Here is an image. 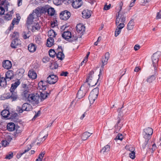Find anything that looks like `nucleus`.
<instances>
[{"label":"nucleus","instance_id":"obj_25","mask_svg":"<svg viewBox=\"0 0 161 161\" xmlns=\"http://www.w3.org/2000/svg\"><path fill=\"white\" fill-rule=\"evenodd\" d=\"M28 48L30 52L34 53L36 50V47L34 44L31 43L29 45Z\"/></svg>","mask_w":161,"mask_h":161},{"label":"nucleus","instance_id":"obj_31","mask_svg":"<svg viewBox=\"0 0 161 161\" xmlns=\"http://www.w3.org/2000/svg\"><path fill=\"white\" fill-rule=\"evenodd\" d=\"M29 92L27 90H24L22 93L21 95L22 97L28 100V97L30 95Z\"/></svg>","mask_w":161,"mask_h":161},{"label":"nucleus","instance_id":"obj_56","mask_svg":"<svg viewBox=\"0 0 161 161\" xmlns=\"http://www.w3.org/2000/svg\"><path fill=\"white\" fill-rule=\"evenodd\" d=\"M13 157V153L12 152H10V153L7 155L5 157V158L10 159L12 158Z\"/></svg>","mask_w":161,"mask_h":161},{"label":"nucleus","instance_id":"obj_45","mask_svg":"<svg viewBox=\"0 0 161 161\" xmlns=\"http://www.w3.org/2000/svg\"><path fill=\"white\" fill-rule=\"evenodd\" d=\"M125 149L130 152L135 151V148L132 146H126L125 147Z\"/></svg>","mask_w":161,"mask_h":161},{"label":"nucleus","instance_id":"obj_6","mask_svg":"<svg viewBox=\"0 0 161 161\" xmlns=\"http://www.w3.org/2000/svg\"><path fill=\"white\" fill-rule=\"evenodd\" d=\"M159 57V54L157 53H156L153 54L152 57L153 64L154 68V70L153 72L154 74L156 73L157 66L158 65Z\"/></svg>","mask_w":161,"mask_h":161},{"label":"nucleus","instance_id":"obj_4","mask_svg":"<svg viewBox=\"0 0 161 161\" xmlns=\"http://www.w3.org/2000/svg\"><path fill=\"white\" fill-rule=\"evenodd\" d=\"M89 88L86 85L82 86L80 90L78 91L77 97L78 99H80L83 97L86 94V93L88 91Z\"/></svg>","mask_w":161,"mask_h":161},{"label":"nucleus","instance_id":"obj_1","mask_svg":"<svg viewBox=\"0 0 161 161\" xmlns=\"http://www.w3.org/2000/svg\"><path fill=\"white\" fill-rule=\"evenodd\" d=\"M99 93V88H96L94 89L91 92L89 96V99L90 103L91 104L93 103L97 98Z\"/></svg>","mask_w":161,"mask_h":161},{"label":"nucleus","instance_id":"obj_32","mask_svg":"<svg viewBox=\"0 0 161 161\" xmlns=\"http://www.w3.org/2000/svg\"><path fill=\"white\" fill-rule=\"evenodd\" d=\"M48 5H46L43 7H39L40 10V12L41 14H44L47 12V10Z\"/></svg>","mask_w":161,"mask_h":161},{"label":"nucleus","instance_id":"obj_21","mask_svg":"<svg viewBox=\"0 0 161 161\" xmlns=\"http://www.w3.org/2000/svg\"><path fill=\"white\" fill-rule=\"evenodd\" d=\"M13 14L14 11L13 10L8 12L7 14L5 15L4 17L5 20L7 21L11 20L12 18V16Z\"/></svg>","mask_w":161,"mask_h":161},{"label":"nucleus","instance_id":"obj_8","mask_svg":"<svg viewBox=\"0 0 161 161\" xmlns=\"http://www.w3.org/2000/svg\"><path fill=\"white\" fill-rule=\"evenodd\" d=\"M1 114L3 118L8 119H12L15 117L17 115L16 114H14V116L11 115L8 110L7 109L3 110L1 112Z\"/></svg>","mask_w":161,"mask_h":161},{"label":"nucleus","instance_id":"obj_46","mask_svg":"<svg viewBox=\"0 0 161 161\" xmlns=\"http://www.w3.org/2000/svg\"><path fill=\"white\" fill-rule=\"evenodd\" d=\"M49 54L50 57L53 58L56 54L55 51L53 49H50L49 51Z\"/></svg>","mask_w":161,"mask_h":161},{"label":"nucleus","instance_id":"obj_26","mask_svg":"<svg viewBox=\"0 0 161 161\" xmlns=\"http://www.w3.org/2000/svg\"><path fill=\"white\" fill-rule=\"evenodd\" d=\"M11 94L9 93V96H10V99H12L14 101L18 98V96L16 92L14 91V92H10Z\"/></svg>","mask_w":161,"mask_h":161},{"label":"nucleus","instance_id":"obj_3","mask_svg":"<svg viewBox=\"0 0 161 161\" xmlns=\"http://www.w3.org/2000/svg\"><path fill=\"white\" fill-rule=\"evenodd\" d=\"M39 95L37 93L31 94L27 101L32 104L35 105L39 103Z\"/></svg>","mask_w":161,"mask_h":161},{"label":"nucleus","instance_id":"obj_27","mask_svg":"<svg viewBox=\"0 0 161 161\" xmlns=\"http://www.w3.org/2000/svg\"><path fill=\"white\" fill-rule=\"evenodd\" d=\"M91 135V134L87 132H86L84 133L81 136V138L82 141H85L86 140L88 137H89Z\"/></svg>","mask_w":161,"mask_h":161},{"label":"nucleus","instance_id":"obj_49","mask_svg":"<svg viewBox=\"0 0 161 161\" xmlns=\"http://www.w3.org/2000/svg\"><path fill=\"white\" fill-rule=\"evenodd\" d=\"M40 92V96L42 99L44 100L47 97V93L45 92Z\"/></svg>","mask_w":161,"mask_h":161},{"label":"nucleus","instance_id":"obj_20","mask_svg":"<svg viewBox=\"0 0 161 161\" xmlns=\"http://www.w3.org/2000/svg\"><path fill=\"white\" fill-rule=\"evenodd\" d=\"M20 84V82L19 80L16 81L14 83L12 84L11 85V86L10 89V92H14L15 91L16 89Z\"/></svg>","mask_w":161,"mask_h":161},{"label":"nucleus","instance_id":"obj_23","mask_svg":"<svg viewBox=\"0 0 161 161\" xmlns=\"http://www.w3.org/2000/svg\"><path fill=\"white\" fill-rule=\"evenodd\" d=\"M54 43L53 38L52 37H49L47 40V46L48 47H50L52 46Z\"/></svg>","mask_w":161,"mask_h":161},{"label":"nucleus","instance_id":"obj_50","mask_svg":"<svg viewBox=\"0 0 161 161\" xmlns=\"http://www.w3.org/2000/svg\"><path fill=\"white\" fill-rule=\"evenodd\" d=\"M117 28L121 30L125 27V24L124 22L120 23L117 25Z\"/></svg>","mask_w":161,"mask_h":161},{"label":"nucleus","instance_id":"obj_61","mask_svg":"<svg viewBox=\"0 0 161 161\" xmlns=\"http://www.w3.org/2000/svg\"><path fill=\"white\" fill-rule=\"evenodd\" d=\"M72 0H62L63 2L65 4H69L72 2Z\"/></svg>","mask_w":161,"mask_h":161},{"label":"nucleus","instance_id":"obj_39","mask_svg":"<svg viewBox=\"0 0 161 161\" xmlns=\"http://www.w3.org/2000/svg\"><path fill=\"white\" fill-rule=\"evenodd\" d=\"M57 58L61 60H63L64 58V54L62 52H58L56 54Z\"/></svg>","mask_w":161,"mask_h":161},{"label":"nucleus","instance_id":"obj_36","mask_svg":"<svg viewBox=\"0 0 161 161\" xmlns=\"http://www.w3.org/2000/svg\"><path fill=\"white\" fill-rule=\"evenodd\" d=\"M9 97V93L4 94L0 96V100H4L7 99H10Z\"/></svg>","mask_w":161,"mask_h":161},{"label":"nucleus","instance_id":"obj_47","mask_svg":"<svg viewBox=\"0 0 161 161\" xmlns=\"http://www.w3.org/2000/svg\"><path fill=\"white\" fill-rule=\"evenodd\" d=\"M11 36L12 38H15V39H18L19 36V33L15 31Z\"/></svg>","mask_w":161,"mask_h":161},{"label":"nucleus","instance_id":"obj_55","mask_svg":"<svg viewBox=\"0 0 161 161\" xmlns=\"http://www.w3.org/2000/svg\"><path fill=\"white\" fill-rule=\"evenodd\" d=\"M5 9H6L5 8H4V7L3 6H0V14L3 15L4 14L5 11Z\"/></svg>","mask_w":161,"mask_h":161},{"label":"nucleus","instance_id":"obj_12","mask_svg":"<svg viewBox=\"0 0 161 161\" xmlns=\"http://www.w3.org/2000/svg\"><path fill=\"white\" fill-rule=\"evenodd\" d=\"M47 82L46 81L41 80L38 84V89L40 90H44L46 89Z\"/></svg>","mask_w":161,"mask_h":161},{"label":"nucleus","instance_id":"obj_43","mask_svg":"<svg viewBox=\"0 0 161 161\" xmlns=\"http://www.w3.org/2000/svg\"><path fill=\"white\" fill-rule=\"evenodd\" d=\"M32 13H34V15H35V14H36V17H38L40 16L41 13L40 12L39 8L37 7L33 11Z\"/></svg>","mask_w":161,"mask_h":161},{"label":"nucleus","instance_id":"obj_5","mask_svg":"<svg viewBox=\"0 0 161 161\" xmlns=\"http://www.w3.org/2000/svg\"><path fill=\"white\" fill-rule=\"evenodd\" d=\"M32 109V106L28 103H24L23 104L22 107H18L17 108V110L19 113H22L25 111H30Z\"/></svg>","mask_w":161,"mask_h":161},{"label":"nucleus","instance_id":"obj_41","mask_svg":"<svg viewBox=\"0 0 161 161\" xmlns=\"http://www.w3.org/2000/svg\"><path fill=\"white\" fill-rule=\"evenodd\" d=\"M45 154V153L44 152H41L38 155V158L36 159V161H42Z\"/></svg>","mask_w":161,"mask_h":161},{"label":"nucleus","instance_id":"obj_54","mask_svg":"<svg viewBox=\"0 0 161 161\" xmlns=\"http://www.w3.org/2000/svg\"><path fill=\"white\" fill-rule=\"evenodd\" d=\"M123 136L121 134H119L115 138V140H122L123 139Z\"/></svg>","mask_w":161,"mask_h":161},{"label":"nucleus","instance_id":"obj_35","mask_svg":"<svg viewBox=\"0 0 161 161\" xmlns=\"http://www.w3.org/2000/svg\"><path fill=\"white\" fill-rule=\"evenodd\" d=\"M134 26V22L133 21L130 20L128 23L127 26V29L129 30H132Z\"/></svg>","mask_w":161,"mask_h":161},{"label":"nucleus","instance_id":"obj_15","mask_svg":"<svg viewBox=\"0 0 161 161\" xmlns=\"http://www.w3.org/2000/svg\"><path fill=\"white\" fill-rule=\"evenodd\" d=\"M125 20V17L122 15L120 16L119 14V12H118V14L117 16V18L115 21L116 25L117 26V25L119 24L120 23L124 22Z\"/></svg>","mask_w":161,"mask_h":161},{"label":"nucleus","instance_id":"obj_53","mask_svg":"<svg viewBox=\"0 0 161 161\" xmlns=\"http://www.w3.org/2000/svg\"><path fill=\"white\" fill-rule=\"evenodd\" d=\"M123 3L122 2H120L118 4V6H117V8H118V9H119V12L121 11L122 9V7L123 6Z\"/></svg>","mask_w":161,"mask_h":161},{"label":"nucleus","instance_id":"obj_18","mask_svg":"<svg viewBox=\"0 0 161 161\" xmlns=\"http://www.w3.org/2000/svg\"><path fill=\"white\" fill-rule=\"evenodd\" d=\"M3 67L7 69H9L12 67L11 62L8 60H6L3 62Z\"/></svg>","mask_w":161,"mask_h":161},{"label":"nucleus","instance_id":"obj_7","mask_svg":"<svg viewBox=\"0 0 161 161\" xmlns=\"http://www.w3.org/2000/svg\"><path fill=\"white\" fill-rule=\"evenodd\" d=\"M153 133V130L150 127L146 128L144 130V137L147 139L145 144H147V142L150 138V136L152 135Z\"/></svg>","mask_w":161,"mask_h":161},{"label":"nucleus","instance_id":"obj_51","mask_svg":"<svg viewBox=\"0 0 161 161\" xmlns=\"http://www.w3.org/2000/svg\"><path fill=\"white\" fill-rule=\"evenodd\" d=\"M129 157L130 158L132 159L135 158V153L134 151L131 152L129 153Z\"/></svg>","mask_w":161,"mask_h":161},{"label":"nucleus","instance_id":"obj_48","mask_svg":"<svg viewBox=\"0 0 161 161\" xmlns=\"http://www.w3.org/2000/svg\"><path fill=\"white\" fill-rule=\"evenodd\" d=\"M155 79V76L153 75H152L147 79V81L149 83H151L153 82Z\"/></svg>","mask_w":161,"mask_h":161},{"label":"nucleus","instance_id":"obj_44","mask_svg":"<svg viewBox=\"0 0 161 161\" xmlns=\"http://www.w3.org/2000/svg\"><path fill=\"white\" fill-rule=\"evenodd\" d=\"M31 149V147H28L27 149L24 150V152L22 153H20L18 154L17 155V157L18 158H19L20 157L25 153L27 152L28 151L30 150Z\"/></svg>","mask_w":161,"mask_h":161},{"label":"nucleus","instance_id":"obj_33","mask_svg":"<svg viewBox=\"0 0 161 161\" xmlns=\"http://www.w3.org/2000/svg\"><path fill=\"white\" fill-rule=\"evenodd\" d=\"M0 82V86L2 87H4L7 85V82L6 80H7L6 78H4L3 77L2 78L1 77Z\"/></svg>","mask_w":161,"mask_h":161},{"label":"nucleus","instance_id":"obj_34","mask_svg":"<svg viewBox=\"0 0 161 161\" xmlns=\"http://www.w3.org/2000/svg\"><path fill=\"white\" fill-rule=\"evenodd\" d=\"M22 37L24 39H26L30 36L31 32L30 31H24L22 33Z\"/></svg>","mask_w":161,"mask_h":161},{"label":"nucleus","instance_id":"obj_57","mask_svg":"<svg viewBox=\"0 0 161 161\" xmlns=\"http://www.w3.org/2000/svg\"><path fill=\"white\" fill-rule=\"evenodd\" d=\"M53 3L56 5H60L61 3V1L60 0H53Z\"/></svg>","mask_w":161,"mask_h":161},{"label":"nucleus","instance_id":"obj_11","mask_svg":"<svg viewBox=\"0 0 161 161\" xmlns=\"http://www.w3.org/2000/svg\"><path fill=\"white\" fill-rule=\"evenodd\" d=\"M21 44V41L19 39H14L12 42L10 46L12 48L15 49L19 47Z\"/></svg>","mask_w":161,"mask_h":161},{"label":"nucleus","instance_id":"obj_62","mask_svg":"<svg viewBox=\"0 0 161 161\" xmlns=\"http://www.w3.org/2000/svg\"><path fill=\"white\" fill-rule=\"evenodd\" d=\"M2 145L4 147H6L9 144L7 141L6 140L3 141L2 142Z\"/></svg>","mask_w":161,"mask_h":161},{"label":"nucleus","instance_id":"obj_59","mask_svg":"<svg viewBox=\"0 0 161 161\" xmlns=\"http://www.w3.org/2000/svg\"><path fill=\"white\" fill-rule=\"evenodd\" d=\"M122 108H123V107H122L120 108H118V109L117 111L119 113L118 116H119L120 117L121 116H122V117L123 112H122Z\"/></svg>","mask_w":161,"mask_h":161},{"label":"nucleus","instance_id":"obj_13","mask_svg":"<svg viewBox=\"0 0 161 161\" xmlns=\"http://www.w3.org/2000/svg\"><path fill=\"white\" fill-rule=\"evenodd\" d=\"M17 128L18 127H16L15 124L13 122L9 123L7 125V130L10 131H13L16 129V131L17 132Z\"/></svg>","mask_w":161,"mask_h":161},{"label":"nucleus","instance_id":"obj_22","mask_svg":"<svg viewBox=\"0 0 161 161\" xmlns=\"http://www.w3.org/2000/svg\"><path fill=\"white\" fill-rule=\"evenodd\" d=\"M32 29H31V31L33 32L35 31H38L40 28V26L38 23H35L31 26Z\"/></svg>","mask_w":161,"mask_h":161},{"label":"nucleus","instance_id":"obj_29","mask_svg":"<svg viewBox=\"0 0 161 161\" xmlns=\"http://www.w3.org/2000/svg\"><path fill=\"white\" fill-rule=\"evenodd\" d=\"M86 80L87 82H88L89 85L91 86H93L97 84L96 80L93 78L90 79H86Z\"/></svg>","mask_w":161,"mask_h":161},{"label":"nucleus","instance_id":"obj_16","mask_svg":"<svg viewBox=\"0 0 161 161\" xmlns=\"http://www.w3.org/2000/svg\"><path fill=\"white\" fill-rule=\"evenodd\" d=\"M76 31L80 34H82L85 31V27L81 24H79L76 26Z\"/></svg>","mask_w":161,"mask_h":161},{"label":"nucleus","instance_id":"obj_63","mask_svg":"<svg viewBox=\"0 0 161 161\" xmlns=\"http://www.w3.org/2000/svg\"><path fill=\"white\" fill-rule=\"evenodd\" d=\"M157 148V146L155 144H154L152 145V147L151 148L152 152H153Z\"/></svg>","mask_w":161,"mask_h":161},{"label":"nucleus","instance_id":"obj_2","mask_svg":"<svg viewBox=\"0 0 161 161\" xmlns=\"http://www.w3.org/2000/svg\"><path fill=\"white\" fill-rule=\"evenodd\" d=\"M62 36L65 40H68L70 42H72L77 39V37L76 36H72L71 32L68 31H64L62 34Z\"/></svg>","mask_w":161,"mask_h":161},{"label":"nucleus","instance_id":"obj_14","mask_svg":"<svg viewBox=\"0 0 161 161\" xmlns=\"http://www.w3.org/2000/svg\"><path fill=\"white\" fill-rule=\"evenodd\" d=\"M83 4L81 0H74L72 3V7L75 8H77L80 7Z\"/></svg>","mask_w":161,"mask_h":161},{"label":"nucleus","instance_id":"obj_10","mask_svg":"<svg viewBox=\"0 0 161 161\" xmlns=\"http://www.w3.org/2000/svg\"><path fill=\"white\" fill-rule=\"evenodd\" d=\"M70 15V13L69 12L65 10L60 14V17L61 19L66 20L69 19Z\"/></svg>","mask_w":161,"mask_h":161},{"label":"nucleus","instance_id":"obj_58","mask_svg":"<svg viewBox=\"0 0 161 161\" xmlns=\"http://www.w3.org/2000/svg\"><path fill=\"white\" fill-rule=\"evenodd\" d=\"M94 72L93 71H91L90 72L89 74V76L88 78L86 79H92L93 75L94 74Z\"/></svg>","mask_w":161,"mask_h":161},{"label":"nucleus","instance_id":"obj_28","mask_svg":"<svg viewBox=\"0 0 161 161\" xmlns=\"http://www.w3.org/2000/svg\"><path fill=\"white\" fill-rule=\"evenodd\" d=\"M47 12L48 14L51 16L54 15L55 13V11L54 8L52 7L49 8L48 5Z\"/></svg>","mask_w":161,"mask_h":161},{"label":"nucleus","instance_id":"obj_42","mask_svg":"<svg viewBox=\"0 0 161 161\" xmlns=\"http://www.w3.org/2000/svg\"><path fill=\"white\" fill-rule=\"evenodd\" d=\"M122 118V116H121L120 117H119V116L118 117V120L117 121V124L116 125V126H115V127L116 128L117 127L118 128V130L117 131L119 130L121 128V126L120 125H119V124L120 123V120Z\"/></svg>","mask_w":161,"mask_h":161},{"label":"nucleus","instance_id":"obj_9","mask_svg":"<svg viewBox=\"0 0 161 161\" xmlns=\"http://www.w3.org/2000/svg\"><path fill=\"white\" fill-rule=\"evenodd\" d=\"M58 80V77L55 75L53 74L48 76L47 78V82L49 84H54Z\"/></svg>","mask_w":161,"mask_h":161},{"label":"nucleus","instance_id":"obj_37","mask_svg":"<svg viewBox=\"0 0 161 161\" xmlns=\"http://www.w3.org/2000/svg\"><path fill=\"white\" fill-rule=\"evenodd\" d=\"M6 0H0V6H3L4 7V8L6 10H8V4H7L6 3Z\"/></svg>","mask_w":161,"mask_h":161},{"label":"nucleus","instance_id":"obj_64","mask_svg":"<svg viewBox=\"0 0 161 161\" xmlns=\"http://www.w3.org/2000/svg\"><path fill=\"white\" fill-rule=\"evenodd\" d=\"M161 18V10L160 12H158L156 16V19H159Z\"/></svg>","mask_w":161,"mask_h":161},{"label":"nucleus","instance_id":"obj_40","mask_svg":"<svg viewBox=\"0 0 161 161\" xmlns=\"http://www.w3.org/2000/svg\"><path fill=\"white\" fill-rule=\"evenodd\" d=\"M109 150L110 146L108 145H107L103 148L101 152L104 153L106 152H108Z\"/></svg>","mask_w":161,"mask_h":161},{"label":"nucleus","instance_id":"obj_38","mask_svg":"<svg viewBox=\"0 0 161 161\" xmlns=\"http://www.w3.org/2000/svg\"><path fill=\"white\" fill-rule=\"evenodd\" d=\"M57 34L56 33L54 30H51L48 31V35L50 37H52L53 38Z\"/></svg>","mask_w":161,"mask_h":161},{"label":"nucleus","instance_id":"obj_24","mask_svg":"<svg viewBox=\"0 0 161 161\" xmlns=\"http://www.w3.org/2000/svg\"><path fill=\"white\" fill-rule=\"evenodd\" d=\"M28 76L29 78L33 79H35L37 77L36 73L32 70L29 71Z\"/></svg>","mask_w":161,"mask_h":161},{"label":"nucleus","instance_id":"obj_17","mask_svg":"<svg viewBox=\"0 0 161 161\" xmlns=\"http://www.w3.org/2000/svg\"><path fill=\"white\" fill-rule=\"evenodd\" d=\"M92 13V11L91 10L88 9L85 10L82 12V17L84 18H88L91 16Z\"/></svg>","mask_w":161,"mask_h":161},{"label":"nucleus","instance_id":"obj_52","mask_svg":"<svg viewBox=\"0 0 161 161\" xmlns=\"http://www.w3.org/2000/svg\"><path fill=\"white\" fill-rule=\"evenodd\" d=\"M121 31V30L116 28L115 31V36L116 37L118 36L120 33Z\"/></svg>","mask_w":161,"mask_h":161},{"label":"nucleus","instance_id":"obj_30","mask_svg":"<svg viewBox=\"0 0 161 161\" xmlns=\"http://www.w3.org/2000/svg\"><path fill=\"white\" fill-rule=\"evenodd\" d=\"M33 14L34 13H32V14H30L28 17L27 22L28 24H30L32 22L34 18V15Z\"/></svg>","mask_w":161,"mask_h":161},{"label":"nucleus","instance_id":"obj_19","mask_svg":"<svg viewBox=\"0 0 161 161\" xmlns=\"http://www.w3.org/2000/svg\"><path fill=\"white\" fill-rule=\"evenodd\" d=\"M6 79L9 81L12 79L14 77L13 72L12 70H8L7 72L5 74Z\"/></svg>","mask_w":161,"mask_h":161},{"label":"nucleus","instance_id":"obj_60","mask_svg":"<svg viewBox=\"0 0 161 161\" xmlns=\"http://www.w3.org/2000/svg\"><path fill=\"white\" fill-rule=\"evenodd\" d=\"M19 22V20H17L15 18H14L12 21V24H13V25H14L15 24L18 25Z\"/></svg>","mask_w":161,"mask_h":161}]
</instances>
